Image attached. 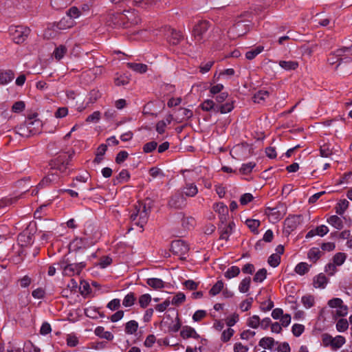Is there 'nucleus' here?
I'll return each mask as SVG.
<instances>
[{"label":"nucleus","instance_id":"1","mask_svg":"<svg viewBox=\"0 0 352 352\" xmlns=\"http://www.w3.org/2000/svg\"><path fill=\"white\" fill-rule=\"evenodd\" d=\"M65 157L66 155L64 157L59 156L51 162L50 164L51 166L50 171L48 175L41 180L38 184L39 186H43L49 184H55L58 182L62 175L67 174L68 163L65 162L64 160Z\"/></svg>","mask_w":352,"mask_h":352},{"label":"nucleus","instance_id":"2","mask_svg":"<svg viewBox=\"0 0 352 352\" xmlns=\"http://www.w3.org/2000/svg\"><path fill=\"white\" fill-rule=\"evenodd\" d=\"M148 214L149 211L146 205L142 202H138L135 205V209L130 218L133 225L142 228L147 222Z\"/></svg>","mask_w":352,"mask_h":352},{"label":"nucleus","instance_id":"3","mask_svg":"<svg viewBox=\"0 0 352 352\" xmlns=\"http://www.w3.org/2000/svg\"><path fill=\"white\" fill-rule=\"evenodd\" d=\"M74 25V21L68 16L62 18L58 23L50 24L45 30L44 36L47 38L55 37L58 30L69 29Z\"/></svg>","mask_w":352,"mask_h":352},{"label":"nucleus","instance_id":"4","mask_svg":"<svg viewBox=\"0 0 352 352\" xmlns=\"http://www.w3.org/2000/svg\"><path fill=\"white\" fill-rule=\"evenodd\" d=\"M210 23L207 21H199L192 29V37L196 43H204L208 38V31Z\"/></svg>","mask_w":352,"mask_h":352},{"label":"nucleus","instance_id":"5","mask_svg":"<svg viewBox=\"0 0 352 352\" xmlns=\"http://www.w3.org/2000/svg\"><path fill=\"white\" fill-rule=\"evenodd\" d=\"M58 265H59L60 268L63 270V274L67 276L79 274L82 270L85 267V263L83 262L71 263L65 256L61 261H60Z\"/></svg>","mask_w":352,"mask_h":352},{"label":"nucleus","instance_id":"6","mask_svg":"<svg viewBox=\"0 0 352 352\" xmlns=\"http://www.w3.org/2000/svg\"><path fill=\"white\" fill-rule=\"evenodd\" d=\"M9 34L12 41L16 44L23 43L30 34V29L23 25H11Z\"/></svg>","mask_w":352,"mask_h":352},{"label":"nucleus","instance_id":"7","mask_svg":"<svg viewBox=\"0 0 352 352\" xmlns=\"http://www.w3.org/2000/svg\"><path fill=\"white\" fill-rule=\"evenodd\" d=\"M265 212L271 222L276 223L285 215L287 208L284 204L278 203L274 208L267 207Z\"/></svg>","mask_w":352,"mask_h":352},{"label":"nucleus","instance_id":"8","mask_svg":"<svg viewBox=\"0 0 352 352\" xmlns=\"http://www.w3.org/2000/svg\"><path fill=\"white\" fill-rule=\"evenodd\" d=\"M31 124L36 125L37 127H38L39 126H41V122L39 120L28 118L23 124H21L16 128V133L24 138L33 135L34 131L32 129Z\"/></svg>","mask_w":352,"mask_h":352},{"label":"nucleus","instance_id":"9","mask_svg":"<svg viewBox=\"0 0 352 352\" xmlns=\"http://www.w3.org/2000/svg\"><path fill=\"white\" fill-rule=\"evenodd\" d=\"M186 205L187 201L186 197L179 190L172 195L168 201V206L173 209H183Z\"/></svg>","mask_w":352,"mask_h":352},{"label":"nucleus","instance_id":"10","mask_svg":"<svg viewBox=\"0 0 352 352\" xmlns=\"http://www.w3.org/2000/svg\"><path fill=\"white\" fill-rule=\"evenodd\" d=\"M108 22L115 26L126 28L125 10L123 12L110 11L108 14Z\"/></svg>","mask_w":352,"mask_h":352},{"label":"nucleus","instance_id":"11","mask_svg":"<svg viewBox=\"0 0 352 352\" xmlns=\"http://www.w3.org/2000/svg\"><path fill=\"white\" fill-rule=\"evenodd\" d=\"M300 221V215H290L287 217L284 221L283 232L287 234H289L292 231L298 226Z\"/></svg>","mask_w":352,"mask_h":352},{"label":"nucleus","instance_id":"12","mask_svg":"<svg viewBox=\"0 0 352 352\" xmlns=\"http://www.w3.org/2000/svg\"><path fill=\"white\" fill-rule=\"evenodd\" d=\"M164 36L167 42L173 45L179 44L183 38L180 32L170 28H166Z\"/></svg>","mask_w":352,"mask_h":352},{"label":"nucleus","instance_id":"13","mask_svg":"<svg viewBox=\"0 0 352 352\" xmlns=\"http://www.w3.org/2000/svg\"><path fill=\"white\" fill-rule=\"evenodd\" d=\"M284 246L279 245L276 248V253L271 254L267 260L268 264L272 267H276L280 263V255L284 252Z\"/></svg>","mask_w":352,"mask_h":352},{"label":"nucleus","instance_id":"14","mask_svg":"<svg viewBox=\"0 0 352 352\" xmlns=\"http://www.w3.org/2000/svg\"><path fill=\"white\" fill-rule=\"evenodd\" d=\"M170 250L181 258H184L189 250L188 243H170Z\"/></svg>","mask_w":352,"mask_h":352},{"label":"nucleus","instance_id":"15","mask_svg":"<svg viewBox=\"0 0 352 352\" xmlns=\"http://www.w3.org/2000/svg\"><path fill=\"white\" fill-rule=\"evenodd\" d=\"M214 210L219 214V219L222 224L226 223L227 217L228 215V208L226 205L223 203L220 202L214 204L213 206Z\"/></svg>","mask_w":352,"mask_h":352},{"label":"nucleus","instance_id":"16","mask_svg":"<svg viewBox=\"0 0 352 352\" xmlns=\"http://www.w3.org/2000/svg\"><path fill=\"white\" fill-rule=\"evenodd\" d=\"M182 192V195L193 197L198 193L197 186L194 183L186 182L185 185L178 190Z\"/></svg>","mask_w":352,"mask_h":352},{"label":"nucleus","instance_id":"17","mask_svg":"<svg viewBox=\"0 0 352 352\" xmlns=\"http://www.w3.org/2000/svg\"><path fill=\"white\" fill-rule=\"evenodd\" d=\"M329 232V228L325 225H321L309 230L306 234V238L309 239L315 236H323Z\"/></svg>","mask_w":352,"mask_h":352},{"label":"nucleus","instance_id":"18","mask_svg":"<svg viewBox=\"0 0 352 352\" xmlns=\"http://www.w3.org/2000/svg\"><path fill=\"white\" fill-rule=\"evenodd\" d=\"M125 17L126 21V28L130 25H136L140 21V19L136 12L134 10H125Z\"/></svg>","mask_w":352,"mask_h":352},{"label":"nucleus","instance_id":"19","mask_svg":"<svg viewBox=\"0 0 352 352\" xmlns=\"http://www.w3.org/2000/svg\"><path fill=\"white\" fill-rule=\"evenodd\" d=\"M235 227V224L233 221L230 222L228 226H226L220 234L219 239L228 241L230 240V236L232 233V230Z\"/></svg>","mask_w":352,"mask_h":352},{"label":"nucleus","instance_id":"20","mask_svg":"<svg viewBox=\"0 0 352 352\" xmlns=\"http://www.w3.org/2000/svg\"><path fill=\"white\" fill-rule=\"evenodd\" d=\"M14 78V74L12 70L0 71V85H6Z\"/></svg>","mask_w":352,"mask_h":352},{"label":"nucleus","instance_id":"21","mask_svg":"<svg viewBox=\"0 0 352 352\" xmlns=\"http://www.w3.org/2000/svg\"><path fill=\"white\" fill-rule=\"evenodd\" d=\"M127 67L138 74H144L148 70V66L143 63H127Z\"/></svg>","mask_w":352,"mask_h":352},{"label":"nucleus","instance_id":"22","mask_svg":"<svg viewBox=\"0 0 352 352\" xmlns=\"http://www.w3.org/2000/svg\"><path fill=\"white\" fill-rule=\"evenodd\" d=\"M245 226L254 234H258V228L261 225V221L254 219H247L244 221Z\"/></svg>","mask_w":352,"mask_h":352},{"label":"nucleus","instance_id":"23","mask_svg":"<svg viewBox=\"0 0 352 352\" xmlns=\"http://www.w3.org/2000/svg\"><path fill=\"white\" fill-rule=\"evenodd\" d=\"M95 333L98 337L106 339L107 340H112L114 338L111 332L105 331L104 328L102 327H98L96 328Z\"/></svg>","mask_w":352,"mask_h":352},{"label":"nucleus","instance_id":"24","mask_svg":"<svg viewBox=\"0 0 352 352\" xmlns=\"http://www.w3.org/2000/svg\"><path fill=\"white\" fill-rule=\"evenodd\" d=\"M181 336L184 338H198L199 335L196 332V331L190 327H185L183 328V329L180 332Z\"/></svg>","mask_w":352,"mask_h":352},{"label":"nucleus","instance_id":"25","mask_svg":"<svg viewBox=\"0 0 352 352\" xmlns=\"http://www.w3.org/2000/svg\"><path fill=\"white\" fill-rule=\"evenodd\" d=\"M74 0H51L52 6L56 10H61L67 8Z\"/></svg>","mask_w":352,"mask_h":352},{"label":"nucleus","instance_id":"26","mask_svg":"<svg viewBox=\"0 0 352 352\" xmlns=\"http://www.w3.org/2000/svg\"><path fill=\"white\" fill-rule=\"evenodd\" d=\"M138 329V323L135 320H130L125 324L124 331L128 335L135 333Z\"/></svg>","mask_w":352,"mask_h":352},{"label":"nucleus","instance_id":"27","mask_svg":"<svg viewBox=\"0 0 352 352\" xmlns=\"http://www.w3.org/2000/svg\"><path fill=\"white\" fill-rule=\"evenodd\" d=\"M327 283V278L326 276L320 274L314 279V285L316 288H324Z\"/></svg>","mask_w":352,"mask_h":352},{"label":"nucleus","instance_id":"28","mask_svg":"<svg viewBox=\"0 0 352 352\" xmlns=\"http://www.w3.org/2000/svg\"><path fill=\"white\" fill-rule=\"evenodd\" d=\"M136 300V296L133 292H129L122 300V305L125 307H132Z\"/></svg>","mask_w":352,"mask_h":352},{"label":"nucleus","instance_id":"29","mask_svg":"<svg viewBox=\"0 0 352 352\" xmlns=\"http://www.w3.org/2000/svg\"><path fill=\"white\" fill-rule=\"evenodd\" d=\"M146 283L151 287L155 289H162L164 287V281L157 278H148Z\"/></svg>","mask_w":352,"mask_h":352},{"label":"nucleus","instance_id":"30","mask_svg":"<svg viewBox=\"0 0 352 352\" xmlns=\"http://www.w3.org/2000/svg\"><path fill=\"white\" fill-rule=\"evenodd\" d=\"M322 252L318 248H313L309 250L307 256L308 258L313 263H316L321 256Z\"/></svg>","mask_w":352,"mask_h":352},{"label":"nucleus","instance_id":"31","mask_svg":"<svg viewBox=\"0 0 352 352\" xmlns=\"http://www.w3.org/2000/svg\"><path fill=\"white\" fill-rule=\"evenodd\" d=\"M311 265L305 262H301L297 264L295 267L294 271L296 274L302 276L307 273L309 270Z\"/></svg>","mask_w":352,"mask_h":352},{"label":"nucleus","instance_id":"32","mask_svg":"<svg viewBox=\"0 0 352 352\" xmlns=\"http://www.w3.org/2000/svg\"><path fill=\"white\" fill-rule=\"evenodd\" d=\"M275 341L271 337H265L260 340L258 344L264 349H272L274 346Z\"/></svg>","mask_w":352,"mask_h":352},{"label":"nucleus","instance_id":"33","mask_svg":"<svg viewBox=\"0 0 352 352\" xmlns=\"http://www.w3.org/2000/svg\"><path fill=\"white\" fill-rule=\"evenodd\" d=\"M279 65L285 70H294L298 67V63L293 60H280Z\"/></svg>","mask_w":352,"mask_h":352},{"label":"nucleus","instance_id":"34","mask_svg":"<svg viewBox=\"0 0 352 352\" xmlns=\"http://www.w3.org/2000/svg\"><path fill=\"white\" fill-rule=\"evenodd\" d=\"M349 201L346 199L340 200L336 206V212L340 215H342L349 207Z\"/></svg>","mask_w":352,"mask_h":352},{"label":"nucleus","instance_id":"35","mask_svg":"<svg viewBox=\"0 0 352 352\" xmlns=\"http://www.w3.org/2000/svg\"><path fill=\"white\" fill-rule=\"evenodd\" d=\"M327 221L337 229H341L342 227V220L337 215H332L329 217Z\"/></svg>","mask_w":352,"mask_h":352},{"label":"nucleus","instance_id":"36","mask_svg":"<svg viewBox=\"0 0 352 352\" xmlns=\"http://www.w3.org/2000/svg\"><path fill=\"white\" fill-rule=\"evenodd\" d=\"M67 49L65 45H60L56 47L53 52V55L56 60H60L67 53Z\"/></svg>","mask_w":352,"mask_h":352},{"label":"nucleus","instance_id":"37","mask_svg":"<svg viewBox=\"0 0 352 352\" xmlns=\"http://www.w3.org/2000/svg\"><path fill=\"white\" fill-rule=\"evenodd\" d=\"M346 342V340L342 336H337L333 339L332 349L337 350L341 348Z\"/></svg>","mask_w":352,"mask_h":352},{"label":"nucleus","instance_id":"38","mask_svg":"<svg viewBox=\"0 0 352 352\" xmlns=\"http://www.w3.org/2000/svg\"><path fill=\"white\" fill-rule=\"evenodd\" d=\"M130 178V174L127 170L123 169L122 170L116 178L114 179V183H122L124 182H126Z\"/></svg>","mask_w":352,"mask_h":352},{"label":"nucleus","instance_id":"39","mask_svg":"<svg viewBox=\"0 0 352 352\" xmlns=\"http://www.w3.org/2000/svg\"><path fill=\"white\" fill-rule=\"evenodd\" d=\"M251 278L250 277H246L243 278L239 285V290L241 293H246L249 291L250 287Z\"/></svg>","mask_w":352,"mask_h":352},{"label":"nucleus","instance_id":"40","mask_svg":"<svg viewBox=\"0 0 352 352\" xmlns=\"http://www.w3.org/2000/svg\"><path fill=\"white\" fill-rule=\"evenodd\" d=\"M264 47L263 46H257L254 49H252L245 54V57L248 60L254 59L257 55L261 53Z\"/></svg>","mask_w":352,"mask_h":352},{"label":"nucleus","instance_id":"41","mask_svg":"<svg viewBox=\"0 0 352 352\" xmlns=\"http://www.w3.org/2000/svg\"><path fill=\"white\" fill-rule=\"evenodd\" d=\"M256 164L252 162L243 164L239 169V172L243 175H248L252 172Z\"/></svg>","mask_w":352,"mask_h":352},{"label":"nucleus","instance_id":"42","mask_svg":"<svg viewBox=\"0 0 352 352\" xmlns=\"http://www.w3.org/2000/svg\"><path fill=\"white\" fill-rule=\"evenodd\" d=\"M240 273V269L237 266H232L231 267L228 268L227 271L225 272V277L226 278L230 279L234 277L237 276Z\"/></svg>","mask_w":352,"mask_h":352},{"label":"nucleus","instance_id":"43","mask_svg":"<svg viewBox=\"0 0 352 352\" xmlns=\"http://www.w3.org/2000/svg\"><path fill=\"white\" fill-rule=\"evenodd\" d=\"M80 10L76 6L71 7L67 12V16L72 19L73 21L74 19L80 17Z\"/></svg>","mask_w":352,"mask_h":352},{"label":"nucleus","instance_id":"44","mask_svg":"<svg viewBox=\"0 0 352 352\" xmlns=\"http://www.w3.org/2000/svg\"><path fill=\"white\" fill-rule=\"evenodd\" d=\"M67 345L69 347H75L79 343L78 338L74 333H69L66 338Z\"/></svg>","mask_w":352,"mask_h":352},{"label":"nucleus","instance_id":"45","mask_svg":"<svg viewBox=\"0 0 352 352\" xmlns=\"http://www.w3.org/2000/svg\"><path fill=\"white\" fill-rule=\"evenodd\" d=\"M151 296L148 294H144L140 296L138 302L142 308H146L151 301Z\"/></svg>","mask_w":352,"mask_h":352},{"label":"nucleus","instance_id":"46","mask_svg":"<svg viewBox=\"0 0 352 352\" xmlns=\"http://www.w3.org/2000/svg\"><path fill=\"white\" fill-rule=\"evenodd\" d=\"M223 282L222 280H218L210 289L209 294L211 296H216L220 293L223 288Z\"/></svg>","mask_w":352,"mask_h":352},{"label":"nucleus","instance_id":"47","mask_svg":"<svg viewBox=\"0 0 352 352\" xmlns=\"http://www.w3.org/2000/svg\"><path fill=\"white\" fill-rule=\"evenodd\" d=\"M301 302L306 309H309L314 305V297L311 295L304 296L302 297Z\"/></svg>","mask_w":352,"mask_h":352},{"label":"nucleus","instance_id":"48","mask_svg":"<svg viewBox=\"0 0 352 352\" xmlns=\"http://www.w3.org/2000/svg\"><path fill=\"white\" fill-rule=\"evenodd\" d=\"M269 96V93L265 90L258 91L254 96V101L260 103L264 101Z\"/></svg>","mask_w":352,"mask_h":352},{"label":"nucleus","instance_id":"49","mask_svg":"<svg viewBox=\"0 0 352 352\" xmlns=\"http://www.w3.org/2000/svg\"><path fill=\"white\" fill-rule=\"evenodd\" d=\"M247 324L251 328L256 329L260 326V318L257 315H254L249 318L247 321Z\"/></svg>","mask_w":352,"mask_h":352},{"label":"nucleus","instance_id":"50","mask_svg":"<svg viewBox=\"0 0 352 352\" xmlns=\"http://www.w3.org/2000/svg\"><path fill=\"white\" fill-rule=\"evenodd\" d=\"M234 333V329L231 328H228L227 329H225L223 331L221 336V340L223 342H228L231 338L233 336Z\"/></svg>","mask_w":352,"mask_h":352},{"label":"nucleus","instance_id":"51","mask_svg":"<svg viewBox=\"0 0 352 352\" xmlns=\"http://www.w3.org/2000/svg\"><path fill=\"white\" fill-rule=\"evenodd\" d=\"M267 276V270L265 268L259 270L254 275L253 280L254 282H263Z\"/></svg>","mask_w":352,"mask_h":352},{"label":"nucleus","instance_id":"52","mask_svg":"<svg viewBox=\"0 0 352 352\" xmlns=\"http://www.w3.org/2000/svg\"><path fill=\"white\" fill-rule=\"evenodd\" d=\"M336 329L339 332L345 331L349 327V322L346 319L341 318L336 323Z\"/></svg>","mask_w":352,"mask_h":352},{"label":"nucleus","instance_id":"53","mask_svg":"<svg viewBox=\"0 0 352 352\" xmlns=\"http://www.w3.org/2000/svg\"><path fill=\"white\" fill-rule=\"evenodd\" d=\"M196 224L195 218L192 217H184L182 219V226L186 229H190L193 228Z\"/></svg>","mask_w":352,"mask_h":352},{"label":"nucleus","instance_id":"54","mask_svg":"<svg viewBox=\"0 0 352 352\" xmlns=\"http://www.w3.org/2000/svg\"><path fill=\"white\" fill-rule=\"evenodd\" d=\"M234 109L232 102H226L217 107V111H220L221 113H227L230 112Z\"/></svg>","mask_w":352,"mask_h":352},{"label":"nucleus","instance_id":"55","mask_svg":"<svg viewBox=\"0 0 352 352\" xmlns=\"http://www.w3.org/2000/svg\"><path fill=\"white\" fill-rule=\"evenodd\" d=\"M305 331V326L301 324H294L292 328V332L296 337H299Z\"/></svg>","mask_w":352,"mask_h":352},{"label":"nucleus","instance_id":"56","mask_svg":"<svg viewBox=\"0 0 352 352\" xmlns=\"http://www.w3.org/2000/svg\"><path fill=\"white\" fill-rule=\"evenodd\" d=\"M320 155L323 157H329L332 154L330 145L327 144H324L320 146Z\"/></svg>","mask_w":352,"mask_h":352},{"label":"nucleus","instance_id":"57","mask_svg":"<svg viewBox=\"0 0 352 352\" xmlns=\"http://www.w3.org/2000/svg\"><path fill=\"white\" fill-rule=\"evenodd\" d=\"M34 240L35 239H32V236L30 235L28 230L23 231L18 236L17 238L18 242H27Z\"/></svg>","mask_w":352,"mask_h":352},{"label":"nucleus","instance_id":"58","mask_svg":"<svg viewBox=\"0 0 352 352\" xmlns=\"http://www.w3.org/2000/svg\"><path fill=\"white\" fill-rule=\"evenodd\" d=\"M333 53L336 55V57L338 58V60H340V61H342L343 60L342 56H351L349 54L348 47H343V48L338 49L337 50L333 52Z\"/></svg>","mask_w":352,"mask_h":352},{"label":"nucleus","instance_id":"59","mask_svg":"<svg viewBox=\"0 0 352 352\" xmlns=\"http://www.w3.org/2000/svg\"><path fill=\"white\" fill-rule=\"evenodd\" d=\"M345 259H346V255L344 253L339 252V253H337L333 256V263L336 266H340L344 263V262L345 261Z\"/></svg>","mask_w":352,"mask_h":352},{"label":"nucleus","instance_id":"60","mask_svg":"<svg viewBox=\"0 0 352 352\" xmlns=\"http://www.w3.org/2000/svg\"><path fill=\"white\" fill-rule=\"evenodd\" d=\"M185 299V295L182 292H179L173 298L171 303L174 305H179L184 302Z\"/></svg>","mask_w":352,"mask_h":352},{"label":"nucleus","instance_id":"61","mask_svg":"<svg viewBox=\"0 0 352 352\" xmlns=\"http://www.w3.org/2000/svg\"><path fill=\"white\" fill-rule=\"evenodd\" d=\"M239 315L236 314H233L232 315L228 316L226 319V323L229 328L234 326L239 321Z\"/></svg>","mask_w":352,"mask_h":352},{"label":"nucleus","instance_id":"62","mask_svg":"<svg viewBox=\"0 0 352 352\" xmlns=\"http://www.w3.org/2000/svg\"><path fill=\"white\" fill-rule=\"evenodd\" d=\"M254 199V197L251 193H245L240 197V204L243 206H245Z\"/></svg>","mask_w":352,"mask_h":352},{"label":"nucleus","instance_id":"63","mask_svg":"<svg viewBox=\"0 0 352 352\" xmlns=\"http://www.w3.org/2000/svg\"><path fill=\"white\" fill-rule=\"evenodd\" d=\"M157 144L156 142L152 141L145 144L143 146V151L145 153H149L156 149Z\"/></svg>","mask_w":352,"mask_h":352},{"label":"nucleus","instance_id":"64","mask_svg":"<svg viewBox=\"0 0 352 352\" xmlns=\"http://www.w3.org/2000/svg\"><path fill=\"white\" fill-rule=\"evenodd\" d=\"M201 107L202 110L209 111L214 108V102L212 100H206L201 103Z\"/></svg>","mask_w":352,"mask_h":352}]
</instances>
